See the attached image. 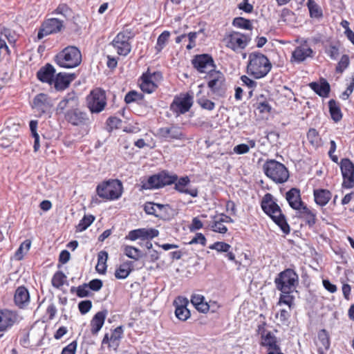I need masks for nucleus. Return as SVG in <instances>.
Wrapping results in <instances>:
<instances>
[{
	"label": "nucleus",
	"instance_id": "f704fd0d",
	"mask_svg": "<svg viewBox=\"0 0 354 354\" xmlns=\"http://www.w3.org/2000/svg\"><path fill=\"white\" fill-rule=\"evenodd\" d=\"M140 86L144 93H152L158 88V84L152 82V80H150L147 75H145L143 73L141 77V82Z\"/></svg>",
	"mask_w": 354,
	"mask_h": 354
},
{
	"label": "nucleus",
	"instance_id": "7c9ffc66",
	"mask_svg": "<svg viewBox=\"0 0 354 354\" xmlns=\"http://www.w3.org/2000/svg\"><path fill=\"white\" fill-rule=\"evenodd\" d=\"M315 202L319 206H325L332 197L331 192L325 189H317L313 192Z\"/></svg>",
	"mask_w": 354,
	"mask_h": 354
},
{
	"label": "nucleus",
	"instance_id": "473e14b6",
	"mask_svg": "<svg viewBox=\"0 0 354 354\" xmlns=\"http://www.w3.org/2000/svg\"><path fill=\"white\" fill-rule=\"evenodd\" d=\"M133 263L130 261H127L115 270V277L118 279H126L133 270Z\"/></svg>",
	"mask_w": 354,
	"mask_h": 354
},
{
	"label": "nucleus",
	"instance_id": "9b49d317",
	"mask_svg": "<svg viewBox=\"0 0 354 354\" xmlns=\"http://www.w3.org/2000/svg\"><path fill=\"white\" fill-rule=\"evenodd\" d=\"M156 136L168 142H171L174 140H185L186 138L181 128L174 124L159 128Z\"/></svg>",
	"mask_w": 354,
	"mask_h": 354
},
{
	"label": "nucleus",
	"instance_id": "5701e85b",
	"mask_svg": "<svg viewBox=\"0 0 354 354\" xmlns=\"http://www.w3.org/2000/svg\"><path fill=\"white\" fill-rule=\"evenodd\" d=\"M188 304L187 299L181 296L174 300L175 315L178 319L185 321L190 317V312L187 308Z\"/></svg>",
	"mask_w": 354,
	"mask_h": 354
},
{
	"label": "nucleus",
	"instance_id": "bb28decb",
	"mask_svg": "<svg viewBox=\"0 0 354 354\" xmlns=\"http://www.w3.org/2000/svg\"><path fill=\"white\" fill-rule=\"evenodd\" d=\"M55 69L50 64H46L41 67L37 73V77L42 82L50 85L53 84Z\"/></svg>",
	"mask_w": 354,
	"mask_h": 354
},
{
	"label": "nucleus",
	"instance_id": "5fc2aeb1",
	"mask_svg": "<svg viewBox=\"0 0 354 354\" xmlns=\"http://www.w3.org/2000/svg\"><path fill=\"white\" fill-rule=\"evenodd\" d=\"M122 124V120L115 116H111L106 120V125L109 130L111 131L113 129H118Z\"/></svg>",
	"mask_w": 354,
	"mask_h": 354
},
{
	"label": "nucleus",
	"instance_id": "3c124183",
	"mask_svg": "<svg viewBox=\"0 0 354 354\" xmlns=\"http://www.w3.org/2000/svg\"><path fill=\"white\" fill-rule=\"evenodd\" d=\"M350 64L349 57L347 55H343L337 64L335 71L337 73H342L348 68Z\"/></svg>",
	"mask_w": 354,
	"mask_h": 354
},
{
	"label": "nucleus",
	"instance_id": "603ef678",
	"mask_svg": "<svg viewBox=\"0 0 354 354\" xmlns=\"http://www.w3.org/2000/svg\"><path fill=\"white\" fill-rule=\"evenodd\" d=\"M276 317H279L281 324L288 326L289 324V319L290 317V310L281 309L279 312L276 314Z\"/></svg>",
	"mask_w": 354,
	"mask_h": 354
},
{
	"label": "nucleus",
	"instance_id": "4d7b16f0",
	"mask_svg": "<svg viewBox=\"0 0 354 354\" xmlns=\"http://www.w3.org/2000/svg\"><path fill=\"white\" fill-rule=\"evenodd\" d=\"M209 249L215 250L218 252H228L231 248L230 245L224 242H216L214 244L209 245Z\"/></svg>",
	"mask_w": 354,
	"mask_h": 354
},
{
	"label": "nucleus",
	"instance_id": "a19ab883",
	"mask_svg": "<svg viewBox=\"0 0 354 354\" xmlns=\"http://www.w3.org/2000/svg\"><path fill=\"white\" fill-rule=\"evenodd\" d=\"M77 102V97L74 92L68 93L65 97L58 104V109L63 111L71 105L73 106Z\"/></svg>",
	"mask_w": 354,
	"mask_h": 354
},
{
	"label": "nucleus",
	"instance_id": "6e6552de",
	"mask_svg": "<svg viewBox=\"0 0 354 354\" xmlns=\"http://www.w3.org/2000/svg\"><path fill=\"white\" fill-rule=\"evenodd\" d=\"M87 106L91 113L102 111L106 105V93L100 88L92 90L86 97Z\"/></svg>",
	"mask_w": 354,
	"mask_h": 354
},
{
	"label": "nucleus",
	"instance_id": "c756f323",
	"mask_svg": "<svg viewBox=\"0 0 354 354\" xmlns=\"http://www.w3.org/2000/svg\"><path fill=\"white\" fill-rule=\"evenodd\" d=\"M261 345L267 348V352L281 350L277 337L271 332L266 333L261 339Z\"/></svg>",
	"mask_w": 354,
	"mask_h": 354
},
{
	"label": "nucleus",
	"instance_id": "9d476101",
	"mask_svg": "<svg viewBox=\"0 0 354 354\" xmlns=\"http://www.w3.org/2000/svg\"><path fill=\"white\" fill-rule=\"evenodd\" d=\"M194 103L193 95L189 93L176 96L170 105V109L178 115L188 112Z\"/></svg>",
	"mask_w": 354,
	"mask_h": 354
},
{
	"label": "nucleus",
	"instance_id": "412c9836",
	"mask_svg": "<svg viewBox=\"0 0 354 354\" xmlns=\"http://www.w3.org/2000/svg\"><path fill=\"white\" fill-rule=\"evenodd\" d=\"M66 120L74 126L86 125L89 122L87 114L79 109L69 110L65 115Z\"/></svg>",
	"mask_w": 354,
	"mask_h": 354
},
{
	"label": "nucleus",
	"instance_id": "49530a36",
	"mask_svg": "<svg viewBox=\"0 0 354 354\" xmlns=\"http://www.w3.org/2000/svg\"><path fill=\"white\" fill-rule=\"evenodd\" d=\"M124 254L130 259L138 260L142 257L141 251L131 245H124L123 248Z\"/></svg>",
	"mask_w": 354,
	"mask_h": 354
},
{
	"label": "nucleus",
	"instance_id": "e433bc0d",
	"mask_svg": "<svg viewBox=\"0 0 354 354\" xmlns=\"http://www.w3.org/2000/svg\"><path fill=\"white\" fill-rule=\"evenodd\" d=\"M292 292H281L279 295V301L277 303V306H281L283 304L288 306L290 310H291L295 306V297L291 295Z\"/></svg>",
	"mask_w": 354,
	"mask_h": 354
},
{
	"label": "nucleus",
	"instance_id": "cd10ccee",
	"mask_svg": "<svg viewBox=\"0 0 354 354\" xmlns=\"http://www.w3.org/2000/svg\"><path fill=\"white\" fill-rule=\"evenodd\" d=\"M15 304L21 308L28 305L30 302V295L28 289L21 286L17 288L14 296Z\"/></svg>",
	"mask_w": 354,
	"mask_h": 354
},
{
	"label": "nucleus",
	"instance_id": "ddd939ff",
	"mask_svg": "<svg viewBox=\"0 0 354 354\" xmlns=\"http://www.w3.org/2000/svg\"><path fill=\"white\" fill-rule=\"evenodd\" d=\"M315 52L309 46L307 39L300 41V45L297 46L292 53L291 62L297 64L306 61L308 58H313Z\"/></svg>",
	"mask_w": 354,
	"mask_h": 354
},
{
	"label": "nucleus",
	"instance_id": "680f3d73",
	"mask_svg": "<svg viewBox=\"0 0 354 354\" xmlns=\"http://www.w3.org/2000/svg\"><path fill=\"white\" fill-rule=\"evenodd\" d=\"M238 8L246 13H251L254 10V7L249 3V0H243L238 4Z\"/></svg>",
	"mask_w": 354,
	"mask_h": 354
},
{
	"label": "nucleus",
	"instance_id": "4468645a",
	"mask_svg": "<svg viewBox=\"0 0 354 354\" xmlns=\"http://www.w3.org/2000/svg\"><path fill=\"white\" fill-rule=\"evenodd\" d=\"M129 35V32H120L111 42L119 55L127 56L131 52V45L129 42L130 36Z\"/></svg>",
	"mask_w": 354,
	"mask_h": 354
},
{
	"label": "nucleus",
	"instance_id": "4c0bfd02",
	"mask_svg": "<svg viewBox=\"0 0 354 354\" xmlns=\"http://www.w3.org/2000/svg\"><path fill=\"white\" fill-rule=\"evenodd\" d=\"M212 224L211 225L212 230L218 233L225 234L227 231L226 226L223 225L222 218L219 214L212 216Z\"/></svg>",
	"mask_w": 354,
	"mask_h": 354
},
{
	"label": "nucleus",
	"instance_id": "13d9d810",
	"mask_svg": "<svg viewBox=\"0 0 354 354\" xmlns=\"http://www.w3.org/2000/svg\"><path fill=\"white\" fill-rule=\"evenodd\" d=\"M197 102L203 109L208 111H212L215 108L214 102L205 97L198 99Z\"/></svg>",
	"mask_w": 354,
	"mask_h": 354
},
{
	"label": "nucleus",
	"instance_id": "c9c22d12",
	"mask_svg": "<svg viewBox=\"0 0 354 354\" xmlns=\"http://www.w3.org/2000/svg\"><path fill=\"white\" fill-rule=\"evenodd\" d=\"M328 107L331 118L336 122L340 121L342 118V113L339 103L332 99L328 102Z\"/></svg>",
	"mask_w": 354,
	"mask_h": 354
},
{
	"label": "nucleus",
	"instance_id": "c03bdc74",
	"mask_svg": "<svg viewBox=\"0 0 354 354\" xmlns=\"http://www.w3.org/2000/svg\"><path fill=\"white\" fill-rule=\"evenodd\" d=\"M95 216L90 215H84L76 226V232H83L86 230L95 221Z\"/></svg>",
	"mask_w": 354,
	"mask_h": 354
},
{
	"label": "nucleus",
	"instance_id": "0e129e2a",
	"mask_svg": "<svg viewBox=\"0 0 354 354\" xmlns=\"http://www.w3.org/2000/svg\"><path fill=\"white\" fill-rule=\"evenodd\" d=\"M206 238L202 233H196L195 236L189 241V244L200 243L203 246L206 245Z\"/></svg>",
	"mask_w": 354,
	"mask_h": 354
},
{
	"label": "nucleus",
	"instance_id": "de8ad7c7",
	"mask_svg": "<svg viewBox=\"0 0 354 354\" xmlns=\"http://www.w3.org/2000/svg\"><path fill=\"white\" fill-rule=\"evenodd\" d=\"M156 204L157 203H153V202H147L144 205V210H145V212L147 214L153 215L156 217H158V218H160L166 220V218H167V216L166 215H163L162 214H157L156 213V208H157Z\"/></svg>",
	"mask_w": 354,
	"mask_h": 354
},
{
	"label": "nucleus",
	"instance_id": "423d86ee",
	"mask_svg": "<svg viewBox=\"0 0 354 354\" xmlns=\"http://www.w3.org/2000/svg\"><path fill=\"white\" fill-rule=\"evenodd\" d=\"M276 288L281 292H293L299 285V276L291 268L279 272L274 279Z\"/></svg>",
	"mask_w": 354,
	"mask_h": 354
},
{
	"label": "nucleus",
	"instance_id": "f8f14e48",
	"mask_svg": "<svg viewBox=\"0 0 354 354\" xmlns=\"http://www.w3.org/2000/svg\"><path fill=\"white\" fill-rule=\"evenodd\" d=\"M340 169L343 177L342 187L351 189L354 187V164L348 158L340 161Z\"/></svg>",
	"mask_w": 354,
	"mask_h": 354
},
{
	"label": "nucleus",
	"instance_id": "f257e3e1",
	"mask_svg": "<svg viewBox=\"0 0 354 354\" xmlns=\"http://www.w3.org/2000/svg\"><path fill=\"white\" fill-rule=\"evenodd\" d=\"M261 207L264 213L272 218L284 234L290 233V228L286 216L271 194L267 193L264 195L261 202Z\"/></svg>",
	"mask_w": 354,
	"mask_h": 354
},
{
	"label": "nucleus",
	"instance_id": "6e6d98bb",
	"mask_svg": "<svg viewBox=\"0 0 354 354\" xmlns=\"http://www.w3.org/2000/svg\"><path fill=\"white\" fill-rule=\"evenodd\" d=\"M325 53L331 59L335 60L339 55V47L336 45L330 44L326 48Z\"/></svg>",
	"mask_w": 354,
	"mask_h": 354
},
{
	"label": "nucleus",
	"instance_id": "338daca9",
	"mask_svg": "<svg viewBox=\"0 0 354 354\" xmlns=\"http://www.w3.org/2000/svg\"><path fill=\"white\" fill-rule=\"evenodd\" d=\"M87 283H84L83 285L79 286L77 288L76 294L79 297H86L89 295V290Z\"/></svg>",
	"mask_w": 354,
	"mask_h": 354
},
{
	"label": "nucleus",
	"instance_id": "2f4dec72",
	"mask_svg": "<svg viewBox=\"0 0 354 354\" xmlns=\"http://www.w3.org/2000/svg\"><path fill=\"white\" fill-rule=\"evenodd\" d=\"M309 86L318 95L323 97H328L330 91V85L325 80H323L320 83L311 82Z\"/></svg>",
	"mask_w": 354,
	"mask_h": 354
},
{
	"label": "nucleus",
	"instance_id": "a18cd8bd",
	"mask_svg": "<svg viewBox=\"0 0 354 354\" xmlns=\"http://www.w3.org/2000/svg\"><path fill=\"white\" fill-rule=\"evenodd\" d=\"M108 259V254L105 251H101L97 256V265L96 266L97 271L100 274H104L106 266V261Z\"/></svg>",
	"mask_w": 354,
	"mask_h": 354
},
{
	"label": "nucleus",
	"instance_id": "bf43d9fd",
	"mask_svg": "<svg viewBox=\"0 0 354 354\" xmlns=\"http://www.w3.org/2000/svg\"><path fill=\"white\" fill-rule=\"evenodd\" d=\"M142 98V94L138 93L137 91H131L127 93L124 97V102L127 104H130L133 102L139 100Z\"/></svg>",
	"mask_w": 354,
	"mask_h": 354
},
{
	"label": "nucleus",
	"instance_id": "20e7f679",
	"mask_svg": "<svg viewBox=\"0 0 354 354\" xmlns=\"http://www.w3.org/2000/svg\"><path fill=\"white\" fill-rule=\"evenodd\" d=\"M123 192V185L118 179H109L97 185L96 193L98 196L106 201L119 199Z\"/></svg>",
	"mask_w": 354,
	"mask_h": 354
},
{
	"label": "nucleus",
	"instance_id": "774afa93",
	"mask_svg": "<svg viewBox=\"0 0 354 354\" xmlns=\"http://www.w3.org/2000/svg\"><path fill=\"white\" fill-rule=\"evenodd\" d=\"M77 346V342L73 341L62 349L61 354H75Z\"/></svg>",
	"mask_w": 354,
	"mask_h": 354
},
{
	"label": "nucleus",
	"instance_id": "2eb2a0df",
	"mask_svg": "<svg viewBox=\"0 0 354 354\" xmlns=\"http://www.w3.org/2000/svg\"><path fill=\"white\" fill-rule=\"evenodd\" d=\"M63 27V21L57 18L48 19L42 24L38 32L37 38L41 39L47 35L57 33L62 30Z\"/></svg>",
	"mask_w": 354,
	"mask_h": 354
},
{
	"label": "nucleus",
	"instance_id": "39448f33",
	"mask_svg": "<svg viewBox=\"0 0 354 354\" xmlns=\"http://www.w3.org/2000/svg\"><path fill=\"white\" fill-rule=\"evenodd\" d=\"M263 170L267 177L277 184L283 183L289 178L287 167L274 159L267 160L263 165Z\"/></svg>",
	"mask_w": 354,
	"mask_h": 354
},
{
	"label": "nucleus",
	"instance_id": "b1692460",
	"mask_svg": "<svg viewBox=\"0 0 354 354\" xmlns=\"http://www.w3.org/2000/svg\"><path fill=\"white\" fill-rule=\"evenodd\" d=\"M286 199L290 207L297 211L305 205L301 200L300 190L296 187L291 188L286 193Z\"/></svg>",
	"mask_w": 354,
	"mask_h": 354
},
{
	"label": "nucleus",
	"instance_id": "6ab92c4d",
	"mask_svg": "<svg viewBox=\"0 0 354 354\" xmlns=\"http://www.w3.org/2000/svg\"><path fill=\"white\" fill-rule=\"evenodd\" d=\"M50 98L45 93H39L33 99L32 108L39 115L49 111L52 107Z\"/></svg>",
	"mask_w": 354,
	"mask_h": 354
},
{
	"label": "nucleus",
	"instance_id": "79ce46f5",
	"mask_svg": "<svg viewBox=\"0 0 354 354\" xmlns=\"http://www.w3.org/2000/svg\"><path fill=\"white\" fill-rule=\"evenodd\" d=\"M170 36V32L167 30L163 31L158 37L157 43L155 46V50L157 53H159L162 51V50L167 45L169 38Z\"/></svg>",
	"mask_w": 354,
	"mask_h": 354
},
{
	"label": "nucleus",
	"instance_id": "a211bd4d",
	"mask_svg": "<svg viewBox=\"0 0 354 354\" xmlns=\"http://www.w3.org/2000/svg\"><path fill=\"white\" fill-rule=\"evenodd\" d=\"M159 235V231L155 228H138L129 232L125 239L134 241L141 240H151Z\"/></svg>",
	"mask_w": 354,
	"mask_h": 354
},
{
	"label": "nucleus",
	"instance_id": "0eeeda50",
	"mask_svg": "<svg viewBox=\"0 0 354 354\" xmlns=\"http://www.w3.org/2000/svg\"><path fill=\"white\" fill-rule=\"evenodd\" d=\"M207 86L212 93L218 97H224L227 91L225 77L220 71L210 69L206 76Z\"/></svg>",
	"mask_w": 354,
	"mask_h": 354
},
{
	"label": "nucleus",
	"instance_id": "f03ea898",
	"mask_svg": "<svg viewBox=\"0 0 354 354\" xmlns=\"http://www.w3.org/2000/svg\"><path fill=\"white\" fill-rule=\"evenodd\" d=\"M272 69V64L264 54L254 51L249 54L247 73L255 79L266 77Z\"/></svg>",
	"mask_w": 354,
	"mask_h": 354
},
{
	"label": "nucleus",
	"instance_id": "c85d7f7f",
	"mask_svg": "<svg viewBox=\"0 0 354 354\" xmlns=\"http://www.w3.org/2000/svg\"><path fill=\"white\" fill-rule=\"evenodd\" d=\"M108 312L106 310L97 312L91 321V332L93 335H97L102 328Z\"/></svg>",
	"mask_w": 354,
	"mask_h": 354
},
{
	"label": "nucleus",
	"instance_id": "72a5a7b5",
	"mask_svg": "<svg viewBox=\"0 0 354 354\" xmlns=\"http://www.w3.org/2000/svg\"><path fill=\"white\" fill-rule=\"evenodd\" d=\"M161 187L160 173L149 176L147 180L142 181L144 189H158Z\"/></svg>",
	"mask_w": 354,
	"mask_h": 354
},
{
	"label": "nucleus",
	"instance_id": "8fccbe9b",
	"mask_svg": "<svg viewBox=\"0 0 354 354\" xmlns=\"http://www.w3.org/2000/svg\"><path fill=\"white\" fill-rule=\"evenodd\" d=\"M31 242L30 240L24 241L15 252V257L20 260L23 258L24 254L28 252L30 248Z\"/></svg>",
	"mask_w": 354,
	"mask_h": 354
},
{
	"label": "nucleus",
	"instance_id": "4be33fe9",
	"mask_svg": "<svg viewBox=\"0 0 354 354\" xmlns=\"http://www.w3.org/2000/svg\"><path fill=\"white\" fill-rule=\"evenodd\" d=\"M174 189L179 193L189 194L192 197H196L198 192L196 188H189L190 179L187 176L178 178V180L174 183Z\"/></svg>",
	"mask_w": 354,
	"mask_h": 354
},
{
	"label": "nucleus",
	"instance_id": "1a4fd4ad",
	"mask_svg": "<svg viewBox=\"0 0 354 354\" xmlns=\"http://www.w3.org/2000/svg\"><path fill=\"white\" fill-rule=\"evenodd\" d=\"M252 38L249 34L232 31L225 36V46L233 51L243 50L249 44Z\"/></svg>",
	"mask_w": 354,
	"mask_h": 354
},
{
	"label": "nucleus",
	"instance_id": "393cba45",
	"mask_svg": "<svg viewBox=\"0 0 354 354\" xmlns=\"http://www.w3.org/2000/svg\"><path fill=\"white\" fill-rule=\"evenodd\" d=\"M297 216L304 220L306 224L309 227H313L317 221V212L304 205L297 210Z\"/></svg>",
	"mask_w": 354,
	"mask_h": 354
},
{
	"label": "nucleus",
	"instance_id": "e2e57ef3",
	"mask_svg": "<svg viewBox=\"0 0 354 354\" xmlns=\"http://www.w3.org/2000/svg\"><path fill=\"white\" fill-rule=\"evenodd\" d=\"M87 285H88V287L91 290L97 292V291H99L102 288V287L103 286V283L101 279H95L90 281L89 283H87Z\"/></svg>",
	"mask_w": 354,
	"mask_h": 354
},
{
	"label": "nucleus",
	"instance_id": "7ed1b4c3",
	"mask_svg": "<svg viewBox=\"0 0 354 354\" xmlns=\"http://www.w3.org/2000/svg\"><path fill=\"white\" fill-rule=\"evenodd\" d=\"M54 61L62 68H73L81 64L82 54L77 47L68 46L55 56Z\"/></svg>",
	"mask_w": 354,
	"mask_h": 354
},
{
	"label": "nucleus",
	"instance_id": "f3484780",
	"mask_svg": "<svg viewBox=\"0 0 354 354\" xmlns=\"http://www.w3.org/2000/svg\"><path fill=\"white\" fill-rule=\"evenodd\" d=\"M19 320L20 317L15 311L8 309L0 310V332L7 331Z\"/></svg>",
	"mask_w": 354,
	"mask_h": 354
},
{
	"label": "nucleus",
	"instance_id": "37998d69",
	"mask_svg": "<svg viewBox=\"0 0 354 354\" xmlns=\"http://www.w3.org/2000/svg\"><path fill=\"white\" fill-rule=\"evenodd\" d=\"M232 25L238 28L251 30L252 29V21L250 19L238 17L232 21Z\"/></svg>",
	"mask_w": 354,
	"mask_h": 354
},
{
	"label": "nucleus",
	"instance_id": "aec40b11",
	"mask_svg": "<svg viewBox=\"0 0 354 354\" xmlns=\"http://www.w3.org/2000/svg\"><path fill=\"white\" fill-rule=\"evenodd\" d=\"M124 333L123 327L122 326L115 328L111 333V335L109 333H106L102 341V344H108L109 348H112L114 351H117L120 340L122 338Z\"/></svg>",
	"mask_w": 354,
	"mask_h": 354
},
{
	"label": "nucleus",
	"instance_id": "864d4df0",
	"mask_svg": "<svg viewBox=\"0 0 354 354\" xmlns=\"http://www.w3.org/2000/svg\"><path fill=\"white\" fill-rule=\"evenodd\" d=\"M53 13L57 15H62L64 17L67 18L71 16L72 10L65 3L59 4L57 8L55 10Z\"/></svg>",
	"mask_w": 354,
	"mask_h": 354
},
{
	"label": "nucleus",
	"instance_id": "a878e982",
	"mask_svg": "<svg viewBox=\"0 0 354 354\" xmlns=\"http://www.w3.org/2000/svg\"><path fill=\"white\" fill-rule=\"evenodd\" d=\"M76 77L75 73H59L54 79V86L58 91L64 90Z\"/></svg>",
	"mask_w": 354,
	"mask_h": 354
},
{
	"label": "nucleus",
	"instance_id": "052dcab7",
	"mask_svg": "<svg viewBox=\"0 0 354 354\" xmlns=\"http://www.w3.org/2000/svg\"><path fill=\"white\" fill-rule=\"evenodd\" d=\"M92 307V302L90 300L82 301L78 304L80 312L84 315L87 313Z\"/></svg>",
	"mask_w": 354,
	"mask_h": 354
},
{
	"label": "nucleus",
	"instance_id": "58836bf2",
	"mask_svg": "<svg viewBox=\"0 0 354 354\" xmlns=\"http://www.w3.org/2000/svg\"><path fill=\"white\" fill-rule=\"evenodd\" d=\"M307 6L309 10L310 17L316 19L322 18V10L314 0H308Z\"/></svg>",
	"mask_w": 354,
	"mask_h": 354
},
{
	"label": "nucleus",
	"instance_id": "dca6fc26",
	"mask_svg": "<svg viewBox=\"0 0 354 354\" xmlns=\"http://www.w3.org/2000/svg\"><path fill=\"white\" fill-rule=\"evenodd\" d=\"M193 67L199 73H203L208 69H216V64L212 55L209 54L196 55L192 60Z\"/></svg>",
	"mask_w": 354,
	"mask_h": 354
},
{
	"label": "nucleus",
	"instance_id": "ea45409f",
	"mask_svg": "<svg viewBox=\"0 0 354 354\" xmlns=\"http://www.w3.org/2000/svg\"><path fill=\"white\" fill-rule=\"evenodd\" d=\"M160 173L161 187L174 184L178 180V176L171 174L167 171H162Z\"/></svg>",
	"mask_w": 354,
	"mask_h": 354
},
{
	"label": "nucleus",
	"instance_id": "69168bd1",
	"mask_svg": "<svg viewBox=\"0 0 354 354\" xmlns=\"http://www.w3.org/2000/svg\"><path fill=\"white\" fill-rule=\"evenodd\" d=\"M156 207L159 210L158 214H162L163 215L167 216L166 219H169V212L173 211L172 207L168 205H162V204H156Z\"/></svg>",
	"mask_w": 354,
	"mask_h": 354
},
{
	"label": "nucleus",
	"instance_id": "09e8293b",
	"mask_svg": "<svg viewBox=\"0 0 354 354\" xmlns=\"http://www.w3.org/2000/svg\"><path fill=\"white\" fill-rule=\"evenodd\" d=\"M66 276L62 272L57 271L53 276L51 283L53 287L60 288L66 281Z\"/></svg>",
	"mask_w": 354,
	"mask_h": 354
}]
</instances>
